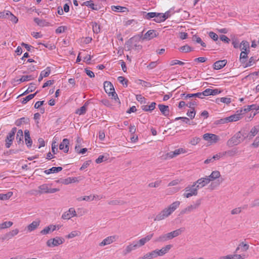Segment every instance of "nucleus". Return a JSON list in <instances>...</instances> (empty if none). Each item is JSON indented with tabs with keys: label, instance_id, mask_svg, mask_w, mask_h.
I'll use <instances>...</instances> for the list:
<instances>
[{
	"label": "nucleus",
	"instance_id": "nucleus-46",
	"mask_svg": "<svg viewBox=\"0 0 259 259\" xmlns=\"http://www.w3.org/2000/svg\"><path fill=\"white\" fill-rule=\"evenodd\" d=\"M80 235V232L78 231H73L70 234L65 236L67 238H72L76 236H78Z\"/></svg>",
	"mask_w": 259,
	"mask_h": 259
},
{
	"label": "nucleus",
	"instance_id": "nucleus-12",
	"mask_svg": "<svg viewBox=\"0 0 259 259\" xmlns=\"http://www.w3.org/2000/svg\"><path fill=\"white\" fill-rule=\"evenodd\" d=\"M76 215L74 208H70L69 210L65 212L62 215V218L65 220H69Z\"/></svg>",
	"mask_w": 259,
	"mask_h": 259
},
{
	"label": "nucleus",
	"instance_id": "nucleus-51",
	"mask_svg": "<svg viewBox=\"0 0 259 259\" xmlns=\"http://www.w3.org/2000/svg\"><path fill=\"white\" fill-rule=\"evenodd\" d=\"M87 108H86V105L85 104L81 107H80L79 109H78L76 111V113L79 115H82L84 114L86 112Z\"/></svg>",
	"mask_w": 259,
	"mask_h": 259
},
{
	"label": "nucleus",
	"instance_id": "nucleus-16",
	"mask_svg": "<svg viewBox=\"0 0 259 259\" xmlns=\"http://www.w3.org/2000/svg\"><path fill=\"white\" fill-rule=\"evenodd\" d=\"M157 36L156 31L151 29L148 30L144 35L143 40H150Z\"/></svg>",
	"mask_w": 259,
	"mask_h": 259
},
{
	"label": "nucleus",
	"instance_id": "nucleus-2",
	"mask_svg": "<svg viewBox=\"0 0 259 259\" xmlns=\"http://www.w3.org/2000/svg\"><path fill=\"white\" fill-rule=\"evenodd\" d=\"M172 247V245L168 244L161 249H156L150 252L145 254L143 256L140 257L138 259H151L158 256H162L167 253Z\"/></svg>",
	"mask_w": 259,
	"mask_h": 259
},
{
	"label": "nucleus",
	"instance_id": "nucleus-42",
	"mask_svg": "<svg viewBox=\"0 0 259 259\" xmlns=\"http://www.w3.org/2000/svg\"><path fill=\"white\" fill-rule=\"evenodd\" d=\"M37 92H35L34 94L29 95L26 97L22 99V103L23 104H26L27 102L32 99L36 95Z\"/></svg>",
	"mask_w": 259,
	"mask_h": 259
},
{
	"label": "nucleus",
	"instance_id": "nucleus-35",
	"mask_svg": "<svg viewBox=\"0 0 259 259\" xmlns=\"http://www.w3.org/2000/svg\"><path fill=\"white\" fill-rule=\"evenodd\" d=\"M95 198V195H90V196H85L84 197H79L77 198V201H80L82 200L87 201H92Z\"/></svg>",
	"mask_w": 259,
	"mask_h": 259
},
{
	"label": "nucleus",
	"instance_id": "nucleus-6",
	"mask_svg": "<svg viewBox=\"0 0 259 259\" xmlns=\"http://www.w3.org/2000/svg\"><path fill=\"white\" fill-rule=\"evenodd\" d=\"M17 132V128L13 127L11 132L8 134L5 140V146L7 148H9L12 145L13 140H14L15 135Z\"/></svg>",
	"mask_w": 259,
	"mask_h": 259
},
{
	"label": "nucleus",
	"instance_id": "nucleus-21",
	"mask_svg": "<svg viewBox=\"0 0 259 259\" xmlns=\"http://www.w3.org/2000/svg\"><path fill=\"white\" fill-rule=\"evenodd\" d=\"M184 230L185 229L184 228H181L170 233H168L169 237L170 239H171L173 238L176 237L181 234L184 231Z\"/></svg>",
	"mask_w": 259,
	"mask_h": 259
},
{
	"label": "nucleus",
	"instance_id": "nucleus-27",
	"mask_svg": "<svg viewBox=\"0 0 259 259\" xmlns=\"http://www.w3.org/2000/svg\"><path fill=\"white\" fill-rule=\"evenodd\" d=\"M77 144L75 145V150L76 152L78 153L79 154H84L87 151V148H82V149L79 150V144L80 143V140L79 138H77Z\"/></svg>",
	"mask_w": 259,
	"mask_h": 259
},
{
	"label": "nucleus",
	"instance_id": "nucleus-58",
	"mask_svg": "<svg viewBox=\"0 0 259 259\" xmlns=\"http://www.w3.org/2000/svg\"><path fill=\"white\" fill-rule=\"evenodd\" d=\"M221 102L228 104L231 102V99L228 97H223L220 98Z\"/></svg>",
	"mask_w": 259,
	"mask_h": 259
},
{
	"label": "nucleus",
	"instance_id": "nucleus-23",
	"mask_svg": "<svg viewBox=\"0 0 259 259\" xmlns=\"http://www.w3.org/2000/svg\"><path fill=\"white\" fill-rule=\"evenodd\" d=\"M25 143L28 147L31 146L32 141L30 138L29 132L28 130L24 131Z\"/></svg>",
	"mask_w": 259,
	"mask_h": 259
},
{
	"label": "nucleus",
	"instance_id": "nucleus-47",
	"mask_svg": "<svg viewBox=\"0 0 259 259\" xmlns=\"http://www.w3.org/2000/svg\"><path fill=\"white\" fill-rule=\"evenodd\" d=\"M111 9L114 12H124L125 10H126V8L125 7H120L118 6H113L111 7Z\"/></svg>",
	"mask_w": 259,
	"mask_h": 259
},
{
	"label": "nucleus",
	"instance_id": "nucleus-57",
	"mask_svg": "<svg viewBox=\"0 0 259 259\" xmlns=\"http://www.w3.org/2000/svg\"><path fill=\"white\" fill-rule=\"evenodd\" d=\"M200 141V139L198 137H194L193 138L190 143L192 145H197L199 142Z\"/></svg>",
	"mask_w": 259,
	"mask_h": 259
},
{
	"label": "nucleus",
	"instance_id": "nucleus-49",
	"mask_svg": "<svg viewBox=\"0 0 259 259\" xmlns=\"http://www.w3.org/2000/svg\"><path fill=\"white\" fill-rule=\"evenodd\" d=\"M179 50L181 52H185V53H188V52H191L193 50V49H192L188 45H185V46H182L181 48H180Z\"/></svg>",
	"mask_w": 259,
	"mask_h": 259
},
{
	"label": "nucleus",
	"instance_id": "nucleus-64",
	"mask_svg": "<svg viewBox=\"0 0 259 259\" xmlns=\"http://www.w3.org/2000/svg\"><path fill=\"white\" fill-rule=\"evenodd\" d=\"M209 36L211 38L215 41L217 40L218 39V35L213 32H210L209 33Z\"/></svg>",
	"mask_w": 259,
	"mask_h": 259
},
{
	"label": "nucleus",
	"instance_id": "nucleus-3",
	"mask_svg": "<svg viewBox=\"0 0 259 259\" xmlns=\"http://www.w3.org/2000/svg\"><path fill=\"white\" fill-rule=\"evenodd\" d=\"M245 136L243 131L239 132L228 141L227 145L229 147L237 145L246 139Z\"/></svg>",
	"mask_w": 259,
	"mask_h": 259
},
{
	"label": "nucleus",
	"instance_id": "nucleus-22",
	"mask_svg": "<svg viewBox=\"0 0 259 259\" xmlns=\"http://www.w3.org/2000/svg\"><path fill=\"white\" fill-rule=\"evenodd\" d=\"M221 176V174L218 170L213 171L211 174L208 177H206L208 179L209 181H212L217 179L220 178Z\"/></svg>",
	"mask_w": 259,
	"mask_h": 259
},
{
	"label": "nucleus",
	"instance_id": "nucleus-32",
	"mask_svg": "<svg viewBox=\"0 0 259 259\" xmlns=\"http://www.w3.org/2000/svg\"><path fill=\"white\" fill-rule=\"evenodd\" d=\"M159 110L162 113L163 115L165 116L168 114V106L164 105H158Z\"/></svg>",
	"mask_w": 259,
	"mask_h": 259
},
{
	"label": "nucleus",
	"instance_id": "nucleus-14",
	"mask_svg": "<svg viewBox=\"0 0 259 259\" xmlns=\"http://www.w3.org/2000/svg\"><path fill=\"white\" fill-rule=\"evenodd\" d=\"M186 152L185 149L183 148H179L175 150L174 151L170 152L166 154V158H172L177 155L182 154L185 153Z\"/></svg>",
	"mask_w": 259,
	"mask_h": 259
},
{
	"label": "nucleus",
	"instance_id": "nucleus-59",
	"mask_svg": "<svg viewBox=\"0 0 259 259\" xmlns=\"http://www.w3.org/2000/svg\"><path fill=\"white\" fill-rule=\"evenodd\" d=\"M176 64H179V65H183L184 64V63L183 62H182L181 61L177 60H172L170 62V65H171V66L175 65Z\"/></svg>",
	"mask_w": 259,
	"mask_h": 259
},
{
	"label": "nucleus",
	"instance_id": "nucleus-13",
	"mask_svg": "<svg viewBox=\"0 0 259 259\" xmlns=\"http://www.w3.org/2000/svg\"><path fill=\"white\" fill-rule=\"evenodd\" d=\"M57 228L59 229V226L50 225L46 227H45L44 229H42L40 233L41 235H46L50 234L55 231Z\"/></svg>",
	"mask_w": 259,
	"mask_h": 259
},
{
	"label": "nucleus",
	"instance_id": "nucleus-63",
	"mask_svg": "<svg viewBox=\"0 0 259 259\" xmlns=\"http://www.w3.org/2000/svg\"><path fill=\"white\" fill-rule=\"evenodd\" d=\"M252 146L254 148H257L259 146V136H257L254 139Z\"/></svg>",
	"mask_w": 259,
	"mask_h": 259
},
{
	"label": "nucleus",
	"instance_id": "nucleus-29",
	"mask_svg": "<svg viewBox=\"0 0 259 259\" xmlns=\"http://www.w3.org/2000/svg\"><path fill=\"white\" fill-rule=\"evenodd\" d=\"M170 240L168 233L162 235L155 240V242H165Z\"/></svg>",
	"mask_w": 259,
	"mask_h": 259
},
{
	"label": "nucleus",
	"instance_id": "nucleus-7",
	"mask_svg": "<svg viewBox=\"0 0 259 259\" xmlns=\"http://www.w3.org/2000/svg\"><path fill=\"white\" fill-rule=\"evenodd\" d=\"M203 139L210 145L215 144L220 140V138L218 136L210 133L204 134L203 135Z\"/></svg>",
	"mask_w": 259,
	"mask_h": 259
},
{
	"label": "nucleus",
	"instance_id": "nucleus-9",
	"mask_svg": "<svg viewBox=\"0 0 259 259\" xmlns=\"http://www.w3.org/2000/svg\"><path fill=\"white\" fill-rule=\"evenodd\" d=\"M259 132V125L253 126L250 131L249 133H247L245 131H243L245 138L249 140L252 139Z\"/></svg>",
	"mask_w": 259,
	"mask_h": 259
},
{
	"label": "nucleus",
	"instance_id": "nucleus-19",
	"mask_svg": "<svg viewBox=\"0 0 259 259\" xmlns=\"http://www.w3.org/2000/svg\"><path fill=\"white\" fill-rule=\"evenodd\" d=\"M40 220H36L32 222L30 224H29L27 227V229L28 231L31 232L35 230L40 225Z\"/></svg>",
	"mask_w": 259,
	"mask_h": 259
},
{
	"label": "nucleus",
	"instance_id": "nucleus-55",
	"mask_svg": "<svg viewBox=\"0 0 259 259\" xmlns=\"http://www.w3.org/2000/svg\"><path fill=\"white\" fill-rule=\"evenodd\" d=\"M35 89V86L34 84L31 83L29 87L28 88L27 90L23 94V95L25 94H28L30 92H33Z\"/></svg>",
	"mask_w": 259,
	"mask_h": 259
},
{
	"label": "nucleus",
	"instance_id": "nucleus-11",
	"mask_svg": "<svg viewBox=\"0 0 259 259\" xmlns=\"http://www.w3.org/2000/svg\"><path fill=\"white\" fill-rule=\"evenodd\" d=\"M210 182L206 177L204 178H201L198 179L194 184L196 185V187L198 189L201 188L206 185H207Z\"/></svg>",
	"mask_w": 259,
	"mask_h": 259
},
{
	"label": "nucleus",
	"instance_id": "nucleus-60",
	"mask_svg": "<svg viewBox=\"0 0 259 259\" xmlns=\"http://www.w3.org/2000/svg\"><path fill=\"white\" fill-rule=\"evenodd\" d=\"M124 25L127 26L129 25H134L136 23L135 20H134V19L125 21H124Z\"/></svg>",
	"mask_w": 259,
	"mask_h": 259
},
{
	"label": "nucleus",
	"instance_id": "nucleus-41",
	"mask_svg": "<svg viewBox=\"0 0 259 259\" xmlns=\"http://www.w3.org/2000/svg\"><path fill=\"white\" fill-rule=\"evenodd\" d=\"M157 13L155 12H149V13H146L144 12L143 16L145 19H150L151 18H155V17L156 16Z\"/></svg>",
	"mask_w": 259,
	"mask_h": 259
},
{
	"label": "nucleus",
	"instance_id": "nucleus-18",
	"mask_svg": "<svg viewBox=\"0 0 259 259\" xmlns=\"http://www.w3.org/2000/svg\"><path fill=\"white\" fill-rule=\"evenodd\" d=\"M245 257L244 254H230L226 256H222L219 259H244Z\"/></svg>",
	"mask_w": 259,
	"mask_h": 259
},
{
	"label": "nucleus",
	"instance_id": "nucleus-62",
	"mask_svg": "<svg viewBox=\"0 0 259 259\" xmlns=\"http://www.w3.org/2000/svg\"><path fill=\"white\" fill-rule=\"evenodd\" d=\"M202 94L204 96L212 95V89H207L202 92Z\"/></svg>",
	"mask_w": 259,
	"mask_h": 259
},
{
	"label": "nucleus",
	"instance_id": "nucleus-43",
	"mask_svg": "<svg viewBox=\"0 0 259 259\" xmlns=\"http://www.w3.org/2000/svg\"><path fill=\"white\" fill-rule=\"evenodd\" d=\"M156 103L152 102L149 105H145L143 107V109L146 111H152L155 108Z\"/></svg>",
	"mask_w": 259,
	"mask_h": 259
},
{
	"label": "nucleus",
	"instance_id": "nucleus-48",
	"mask_svg": "<svg viewBox=\"0 0 259 259\" xmlns=\"http://www.w3.org/2000/svg\"><path fill=\"white\" fill-rule=\"evenodd\" d=\"M12 225L13 223L10 221L4 222L2 224H0V229L9 228L12 226Z\"/></svg>",
	"mask_w": 259,
	"mask_h": 259
},
{
	"label": "nucleus",
	"instance_id": "nucleus-50",
	"mask_svg": "<svg viewBox=\"0 0 259 259\" xmlns=\"http://www.w3.org/2000/svg\"><path fill=\"white\" fill-rule=\"evenodd\" d=\"M51 73V69L49 67L46 68L45 70H42L40 72V75L43 77H46L48 76Z\"/></svg>",
	"mask_w": 259,
	"mask_h": 259
},
{
	"label": "nucleus",
	"instance_id": "nucleus-25",
	"mask_svg": "<svg viewBox=\"0 0 259 259\" xmlns=\"http://www.w3.org/2000/svg\"><path fill=\"white\" fill-rule=\"evenodd\" d=\"M116 241H118V237L116 235H113L106 238L101 243H113Z\"/></svg>",
	"mask_w": 259,
	"mask_h": 259
},
{
	"label": "nucleus",
	"instance_id": "nucleus-24",
	"mask_svg": "<svg viewBox=\"0 0 259 259\" xmlns=\"http://www.w3.org/2000/svg\"><path fill=\"white\" fill-rule=\"evenodd\" d=\"M239 48L241 51L249 52V43L243 40L239 45Z\"/></svg>",
	"mask_w": 259,
	"mask_h": 259
},
{
	"label": "nucleus",
	"instance_id": "nucleus-10",
	"mask_svg": "<svg viewBox=\"0 0 259 259\" xmlns=\"http://www.w3.org/2000/svg\"><path fill=\"white\" fill-rule=\"evenodd\" d=\"M243 114V110H237L235 114L227 117L228 121L229 122L238 121L241 118Z\"/></svg>",
	"mask_w": 259,
	"mask_h": 259
},
{
	"label": "nucleus",
	"instance_id": "nucleus-28",
	"mask_svg": "<svg viewBox=\"0 0 259 259\" xmlns=\"http://www.w3.org/2000/svg\"><path fill=\"white\" fill-rule=\"evenodd\" d=\"M34 21L39 26L41 27L49 26V23L44 20L39 19L38 18H35Z\"/></svg>",
	"mask_w": 259,
	"mask_h": 259
},
{
	"label": "nucleus",
	"instance_id": "nucleus-4",
	"mask_svg": "<svg viewBox=\"0 0 259 259\" xmlns=\"http://www.w3.org/2000/svg\"><path fill=\"white\" fill-rule=\"evenodd\" d=\"M104 88L106 93L109 94V95H111L114 100L120 103L117 95L114 91V87L110 81H105L104 83Z\"/></svg>",
	"mask_w": 259,
	"mask_h": 259
},
{
	"label": "nucleus",
	"instance_id": "nucleus-37",
	"mask_svg": "<svg viewBox=\"0 0 259 259\" xmlns=\"http://www.w3.org/2000/svg\"><path fill=\"white\" fill-rule=\"evenodd\" d=\"M249 248L248 244H240L239 246L236 248L235 252H238L240 250L241 251H246Z\"/></svg>",
	"mask_w": 259,
	"mask_h": 259
},
{
	"label": "nucleus",
	"instance_id": "nucleus-40",
	"mask_svg": "<svg viewBox=\"0 0 259 259\" xmlns=\"http://www.w3.org/2000/svg\"><path fill=\"white\" fill-rule=\"evenodd\" d=\"M92 26L93 32L94 33H98L100 32V25L97 24L96 22H92Z\"/></svg>",
	"mask_w": 259,
	"mask_h": 259
},
{
	"label": "nucleus",
	"instance_id": "nucleus-54",
	"mask_svg": "<svg viewBox=\"0 0 259 259\" xmlns=\"http://www.w3.org/2000/svg\"><path fill=\"white\" fill-rule=\"evenodd\" d=\"M118 81L125 87L127 86V80L123 76H119L117 78Z\"/></svg>",
	"mask_w": 259,
	"mask_h": 259
},
{
	"label": "nucleus",
	"instance_id": "nucleus-31",
	"mask_svg": "<svg viewBox=\"0 0 259 259\" xmlns=\"http://www.w3.org/2000/svg\"><path fill=\"white\" fill-rule=\"evenodd\" d=\"M49 188L50 187L48 184H43L38 187L39 192L40 193H48Z\"/></svg>",
	"mask_w": 259,
	"mask_h": 259
},
{
	"label": "nucleus",
	"instance_id": "nucleus-45",
	"mask_svg": "<svg viewBox=\"0 0 259 259\" xmlns=\"http://www.w3.org/2000/svg\"><path fill=\"white\" fill-rule=\"evenodd\" d=\"M153 236V234H149L147 235L146 237L141 238L139 240V243H146L147 242L149 241L152 238Z\"/></svg>",
	"mask_w": 259,
	"mask_h": 259
},
{
	"label": "nucleus",
	"instance_id": "nucleus-8",
	"mask_svg": "<svg viewBox=\"0 0 259 259\" xmlns=\"http://www.w3.org/2000/svg\"><path fill=\"white\" fill-rule=\"evenodd\" d=\"M200 204L201 200L200 199L197 200L194 204L190 205L186 207L185 209L182 210V211H181V214H183L185 213H189L193 211L194 209L198 208L200 205Z\"/></svg>",
	"mask_w": 259,
	"mask_h": 259
},
{
	"label": "nucleus",
	"instance_id": "nucleus-26",
	"mask_svg": "<svg viewBox=\"0 0 259 259\" xmlns=\"http://www.w3.org/2000/svg\"><path fill=\"white\" fill-rule=\"evenodd\" d=\"M62 167H52V168L46 170L44 172L45 174L49 175L50 174L58 172L59 171L62 170Z\"/></svg>",
	"mask_w": 259,
	"mask_h": 259
},
{
	"label": "nucleus",
	"instance_id": "nucleus-5",
	"mask_svg": "<svg viewBox=\"0 0 259 259\" xmlns=\"http://www.w3.org/2000/svg\"><path fill=\"white\" fill-rule=\"evenodd\" d=\"M198 190L196 185L194 183L193 185L188 186L185 189V193L183 194V196L189 198L192 196H196L197 195Z\"/></svg>",
	"mask_w": 259,
	"mask_h": 259
},
{
	"label": "nucleus",
	"instance_id": "nucleus-44",
	"mask_svg": "<svg viewBox=\"0 0 259 259\" xmlns=\"http://www.w3.org/2000/svg\"><path fill=\"white\" fill-rule=\"evenodd\" d=\"M81 5L82 6H86L90 8L92 10H97V8H95V5L93 3L92 1H87V2H83L81 4Z\"/></svg>",
	"mask_w": 259,
	"mask_h": 259
},
{
	"label": "nucleus",
	"instance_id": "nucleus-61",
	"mask_svg": "<svg viewBox=\"0 0 259 259\" xmlns=\"http://www.w3.org/2000/svg\"><path fill=\"white\" fill-rule=\"evenodd\" d=\"M224 156V154H223V152H220V153H219L215 154V155H214L212 157V159H213V160L214 161L216 160H219V159H220L221 158H222Z\"/></svg>",
	"mask_w": 259,
	"mask_h": 259
},
{
	"label": "nucleus",
	"instance_id": "nucleus-20",
	"mask_svg": "<svg viewBox=\"0 0 259 259\" xmlns=\"http://www.w3.org/2000/svg\"><path fill=\"white\" fill-rule=\"evenodd\" d=\"M227 61L226 60H223L216 61L213 64V68L216 70H219L224 67L227 64Z\"/></svg>",
	"mask_w": 259,
	"mask_h": 259
},
{
	"label": "nucleus",
	"instance_id": "nucleus-33",
	"mask_svg": "<svg viewBox=\"0 0 259 259\" xmlns=\"http://www.w3.org/2000/svg\"><path fill=\"white\" fill-rule=\"evenodd\" d=\"M259 106L256 105H251L247 106L246 108H245L243 110V112L244 113L245 112L249 111L250 110H255L256 111H259Z\"/></svg>",
	"mask_w": 259,
	"mask_h": 259
},
{
	"label": "nucleus",
	"instance_id": "nucleus-1",
	"mask_svg": "<svg viewBox=\"0 0 259 259\" xmlns=\"http://www.w3.org/2000/svg\"><path fill=\"white\" fill-rule=\"evenodd\" d=\"M179 201H175L169 205L167 207L163 209L155 219V221H161L169 217L180 205Z\"/></svg>",
	"mask_w": 259,
	"mask_h": 259
},
{
	"label": "nucleus",
	"instance_id": "nucleus-30",
	"mask_svg": "<svg viewBox=\"0 0 259 259\" xmlns=\"http://www.w3.org/2000/svg\"><path fill=\"white\" fill-rule=\"evenodd\" d=\"M23 133L22 130H19L17 133L16 140L18 143L19 144L21 143H23Z\"/></svg>",
	"mask_w": 259,
	"mask_h": 259
},
{
	"label": "nucleus",
	"instance_id": "nucleus-56",
	"mask_svg": "<svg viewBox=\"0 0 259 259\" xmlns=\"http://www.w3.org/2000/svg\"><path fill=\"white\" fill-rule=\"evenodd\" d=\"M13 237L12 236V235L11 234V233L10 232L7 233L6 234H5L2 238V240H3V241H8L10 239L12 238Z\"/></svg>",
	"mask_w": 259,
	"mask_h": 259
},
{
	"label": "nucleus",
	"instance_id": "nucleus-52",
	"mask_svg": "<svg viewBox=\"0 0 259 259\" xmlns=\"http://www.w3.org/2000/svg\"><path fill=\"white\" fill-rule=\"evenodd\" d=\"M193 40L195 41L198 44H200L203 47H206L205 44L204 42H203L201 38L199 37H198L197 36H194L193 37Z\"/></svg>",
	"mask_w": 259,
	"mask_h": 259
},
{
	"label": "nucleus",
	"instance_id": "nucleus-36",
	"mask_svg": "<svg viewBox=\"0 0 259 259\" xmlns=\"http://www.w3.org/2000/svg\"><path fill=\"white\" fill-rule=\"evenodd\" d=\"M164 17H163V13H157L156 16L155 17L154 21L157 23H160L164 21Z\"/></svg>",
	"mask_w": 259,
	"mask_h": 259
},
{
	"label": "nucleus",
	"instance_id": "nucleus-15",
	"mask_svg": "<svg viewBox=\"0 0 259 259\" xmlns=\"http://www.w3.org/2000/svg\"><path fill=\"white\" fill-rule=\"evenodd\" d=\"M69 141L67 139H64L59 145V149L63 150L65 153L69 151Z\"/></svg>",
	"mask_w": 259,
	"mask_h": 259
},
{
	"label": "nucleus",
	"instance_id": "nucleus-53",
	"mask_svg": "<svg viewBox=\"0 0 259 259\" xmlns=\"http://www.w3.org/2000/svg\"><path fill=\"white\" fill-rule=\"evenodd\" d=\"M67 29V27L65 26H61L58 27L56 30L55 32L57 34H60L64 32Z\"/></svg>",
	"mask_w": 259,
	"mask_h": 259
},
{
	"label": "nucleus",
	"instance_id": "nucleus-17",
	"mask_svg": "<svg viewBox=\"0 0 259 259\" xmlns=\"http://www.w3.org/2000/svg\"><path fill=\"white\" fill-rule=\"evenodd\" d=\"M144 244H140V245H138V244H130V245L126 246V247L123 251V254L124 255H126L127 253L131 252L132 250L136 249L138 247L141 246Z\"/></svg>",
	"mask_w": 259,
	"mask_h": 259
},
{
	"label": "nucleus",
	"instance_id": "nucleus-38",
	"mask_svg": "<svg viewBox=\"0 0 259 259\" xmlns=\"http://www.w3.org/2000/svg\"><path fill=\"white\" fill-rule=\"evenodd\" d=\"M36 77V76H33L32 75H24L21 77V78L19 79L20 82H25L29 80H31L33 79Z\"/></svg>",
	"mask_w": 259,
	"mask_h": 259
},
{
	"label": "nucleus",
	"instance_id": "nucleus-34",
	"mask_svg": "<svg viewBox=\"0 0 259 259\" xmlns=\"http://www.w3.org/2000/svg\"><path fill=\"white\" fill-rule=\"evenodd\" d=\"M13 192L9 191L5 194H0V199L2 200H6L9 199L13 195Z\"/></svg>",
	"mask_w": 259,
	"mask_h": 259
},
{
	"label": "nucleus",
	"instance_id": "nucleus-39",
	"mask_svg": "<svg viewBox=\"0 0 259 259\" xmlns=\"http://www.w3.org/2000/svg\"><path fill=\"white\" fill-rule=\"evenodd\" d=\"M223 152V154H224V156H233L237 153V150L236 149H233L232 150H228L227 151H224Z\"/></svg>",
	"mask_w": 259,
	"mask_h": 259
}]
</instances>
